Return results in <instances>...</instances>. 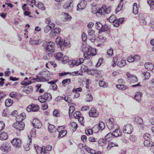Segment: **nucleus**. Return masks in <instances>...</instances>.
Wrapping results in <instances>:
<instances>
[{
    "label": "nucleus",
    "mask_w": 154,
    "mask_h": 154,
    "mask_svg": "<svg viewBox=\"0 0 154 154\" xmlns=\"http://www.w3.org/2000/svg\"><path fill=\"white\" fill-rule=\"evenodd\" d=\"M12 145L15 147L19 148L21 146V140L18 138H16L11 141Z\"/></svg>",
    "instance_id": "7ed1b4c3"
},
{
    "label": "nucleus",
    "mask_w": 154,
    "mask_h": 154,
    "mask_svg": "<svg viewBox=\"0 0 154 154\" xmlns=\"http://www.w3.org/2000/svg\"><path fill=\"white\" fill-rule=\"evenodd\" d=\"M63 54L61 52L57 53L55 54L54 57L57 60H60L63 58Z\"/></svg>",
    "instance_id": "c756f323"
},
{
    "label": "nucleus",
    "mask_w": 154,
    "mask_h": 154,
    "mask_svg": "<svg viewBox=\"0 0 154 154\" xmlns=\"http://www.w3.org/2000/svg\"><path fill=\"white\" fill-rule=\"evenodd\" d=\"M150 137V135L148 133H146L143 135V137L145 140H149Z\"/></svg>",
    "instance_id": "0e129e2a"
},
{
    "label": "nucleus",
    "mask_w": 154,
    "mask_h": 154,
    "mask_svg": "<svg viewBox=\"0 0 154 154\" xmlns=\"http://www.w3.org/2000/svg\"><path fill=\"white\" fill-rule=\"evenodd\" d=\"M154 143L152 141L150 142L149 140H145L144 142V144L145 146L150 147L151 148Z\"/></svg>",
    "instance_id": "473e14b6"
},
{
    "label": "nucleus",
    "mask_w": 154,
    "mask_h": 154,
    "mask_svg": "<svg viewBox=\"0 0 154 154\" xmlns=\"http://www.w3.org/2000/svg\"><path fill=\"white\" fill-rule=\"evenodd\" d=\"M33 126L37 128H40L42 126V124L40 121L37 118L34 119L32 121Z\"/></svg>",
    "instance_id": "ddd939ff"
},
{
    "label": "nucleus",
    "mask_w": 154,
    "mask_h": 154,
    "mask_svg": "<svg viewBox=\"0 0 154 154\" xmlns=\"http://www.w3.org/2000/svg\"><path fill=\"white\" fill-rule=\"evenodd\" d=\"M115 129L112 132L113 136L116 137L121 136L122 134V131L119 129V128Z\"/></svg>",
    "instance_id": "f3484780"
},
{
    "label": "nucleus",
    "mask_w": 154,
    "mask_h": 154,
    "mask_svg": "<svg viewBox=\"0 0 154 154\" xmlns=\"http://www.w3.org/2000/svg\"><path fill=\"white\" fill-rule=\"evenodd\" d=\"M30 137H29L28 136V139L29 141V145H30V143H31L32 142V139L31 138V137H34L36 136V133H35V128H33L31 130V131L30 132Z\"/></svg>",
    "instance_id": "4be33fe9"
},
{
    "label": "nucleus",
    "mask_w": 154,
    "mask_h": 154,
    "mask_svg": "<svg viewBox=\"0 0 154 154\" xmlns=\"http://www.w3.org/2000/svg\"><path fill=\"white\" fill-rule=\"evenodd\" d=\"M71 82L70 79H67L63 80L62 82L63 85L65 86V85L69 84Z\"/></svg>",
    "instance_id": "603ef678"
},
{
    "label": "nucleus",
    "mask_w": 154,
    "mask_h": 154,
    "mask_svg": "<svg viewBox=\"0 0 154 154\" xmlns=\"http://www.w3.org/2000/svg\"><path fill=\"white\" fill-rule=\"evenodd\" d=\"M142 96V93L140 92H137L136 93L134 97L136 101L139 102L141 100Z\"/></svg>",
    "instance_id": "a878e982"
},
{
    "label": "nucleus",
    "mask_w": 154,
    "mask_h": 154,
    "mask_svg": "<svg viewBox=\"0 0 154 154\" xmlns=\"http://www.w3.org/2000/svg\"><path fill=\"white\" fill-rule=\"evenodd\" d=\"M0 149L4 152H8L11 150V146L9 143L5 142L1 145Z\"/></svg>",
    "instance_id": "1a4fd4ad"
},
{
    "label": "nucleus",
    "mask_w": 154,
    "mask_h": 154,
    "mask_svg": "<svg viewBox=\"0 0 154 154\" xmlns=\"http://www.w3.org/2000/svg\"><path fill=\"white\" fill-rule=\"evenodd\" d=\"M45 48L47 52H50L48 54L49 56H51V53H52L55 51V44L52 42H50L48 43L45 45Z\"/></svg>",
    "instance_id": "f257e3e1"
},
{
    "label": "nucleus",
    "mask_w": 154,
    "mask_h": 154,
    "mask_svg": "<svg viewBox=\"0 0 154 154\" xmlns=\"http://www.w3.org/2000/svg\"><path fill=\"white\" fill-rule=\"evenodd\" d=\"M123 0H120V2L117 8L115 10L116 12H118L121 10L122 8L123 5V2H122Z\"/></svg>",
    "instance_id": "7c9ffc66"
},
{
    "label": "nucleus",
    "mask_w": 154,
    "mask_h": 154,
    "mask_svg": "<svg viewBox=\"0 0 154 154\" xmlns=\"http://www.w3.org/2000/svg\"><path fill=\"white\" fill-rule=\"evenodd\" d=\"M66 47V48H70V45L69 41L67 40H64L63 42V47Z\"/></svg>",
    "instance_id": "49530a36"
},
{
    "label": "nucleus",
    "mask_w": 154,
    "mask_h": 154,
    "mask_svg": "<svg viewBox=\"0 0 154 154\" xmlns=\"http://www.w3.org/2000/svg\"><path fill=\"white\" fill-rule=\"evenodd\" d=\"M38 99L39 101L42 103H43L46 102V100L43 96L41 95L38 97Z\"/></svg>",
    "instance_id": "6e6d98bb"
},
{
    "label": "nucleus",
    "mask_w": 154,
    "mask_h": 154,
    "mask_svg": "<svg viewBox=\"0 0 154 154\" xmlns=\"http://www.w3.org/2000/svg\"><path fill=\"white\" fill-rule=\"evenodd\" d=\"M62 20L63 21H69L72 18L69 15L68 13L65 12L61 14Z\"/></svg>",
    "instance_id": "2eb2a0df"
},
{
    "label": "nucleus",
    "mask_w": 154,
    "mask_h": 154,
    "mask_svg": "<svg viewBox=\"0 0 154 154\" xmlns=\"http://www.w3.org/2000/svg\"><path fill=\"white\" fill-rule=\"evenodd\" d=\"M124 20V19L123 18H121L118 19L116 18L113 23L114 26L116 27L119 26V25L123 23Z\"/></svg>",
    "instance_id": "a211bd4d"
},
{
    "label": "nucleus",
    "mask_w": 154,
    "mask_h": 154,
    "mask_svg": "<svg viewBox=\"0 0 154 154\" xmlns=\"http://www.w3.org/2000/svg\"><path fill=\"white\" fill-rule=\"evenodd\" d=\"M126 64L125 60L122 59H120L118 62L117 65L119 67H122Z\"/></svg>",
    "instance_id": "5701e85b"
},
{
    "label": "nucleus",
    "mask_w": 154,
    "mask_h": 154,
    "mask_svg": "<svg viewBox=\"0 0 154 154\" xmlns=\"http://www.w3.org/2000/svg\"><path fill=\"white\" fill-rule=\"evenodd\" d=\"M88 69V68L86 66L83 64L81 66V69L82 72H87Z\"/></svg>",
    "instance_id": "8fccbe9b"
},
{
    "label": "nucleus",
    "mask_w": 154,
    "mask_h": 154,
    "mask_svg": "<svg viewBox=\"0 0 154 154\" xmlns=\"http://www.w3.org/2000/svg\"><path fill=\"white\" fill-rule=\"evenodd\" d=\"M87 49L89 50L91 55L93 56L95 55L96 54V49L95 48H92L91 47H89L87 48Z\"/></svg>",
    "instance_id": "c9c22d12"
},
{
    "label": "nucleus",
    "mask_w": 154,
    "mask_h": 154,
    "mask_svg": "<svg viewBox=\"0 0 154 154\" xmlns=\"http://www.w3.org/2000/svg\"><path fill=\"white\" fill-rule=\"evenodd\" d=\"M133 13L134 14H136L138 13V8L136 3H134L133 5Z\"/></svg>",
    "instance_id": "58836bf2"
},
{
    "label": "nucleus",
    "mask_w": 154,
    "mask_h": 154,
    "mask_svg": "<svg viewBox=\"0 0 154 154\" xmlns=\"http://www.w3.org/2000/svg\"><path fill=\"white\" fill-rule=\"evenodd\" d=\"M98 143L100 146H104L106 144V141L105 139H101L98 140Z\"/></svg>",
    "instance_id": "37998d69"
},
{
    "label": "nucleus",
    "mask_w": 154,
    "mask_h": 154,
    "mask_svg": "<svg viewBox=\"0 0 154 154\" xmlns=\"http://www.w3.org/2000/svg\"><path fill=\"white\" fill-rule=\"evenodd\" d=\"M73 2V0H68L62 6L63 8L65 9H68L70 7Z\"/></svg>",
    "instance_id": "412c9836"
},
{
    "label": "nucleus",
    "mask_w": 154,
    "mask_h": 154,
    "mask_svg": "<svg viewBox=\"0 0 154 154\" xmlns=\"http://www.w3.org/2000/svg\"><path fill=\"white\" fill-rule=\"evenodd\" d=\"M99 130H102L105 127V124L103 122H100L98 125Z\"/></svg>",
    "instance_id": "de8ad7c7"
},
{
    "label": "nucleus",
    "mask_w": 154,
    "mask_h": 154,
    "mask_svg": "<svg viewBox=\"0 0 154 154\" xmlns=\"http://www.w3.org/2000/svg\"><path fill=\"white\" fill-rule=\"evenodd\" d=\"M133 127L131 125L128 124L125 125L123 128L124 133L127 134H131L133 131Z\"/></svg>",
    "instance_id": "423d86ee"
},
{
    "label": "nucleus",
    "mask_w": 154,
    "mask_h": 154,
    "mask_svg": "<svg viewBox=\"0 0 154 154\" xmlns=\"http://www.w3.org/2000/svg\"><path fill=\"white\" fill-rule=\"evenodd\" d=\"M135 121L137 123L140 125V127L142 129L144 128V125L143 124V120L142 118L138 117H136L135 118Z\"/></svg>",
    "instance_id": "aec40b11"
},
{
    "label": "nucleus",
    "mask_w": 154,
    "mask_h": 154,
    "mask_svg": "<svg viewBox=\"0 0 154 154\" xmlns=\"http://www.w3.org/2000/svg\"><path fill=\"white\" fill-rule=\"evenodd\" d=\"M32 79L35 80V81L38 82H44L47 81L45 78L42 76L39 77L38 75L36 76V78H32Z\"/></svg>",
    "instance_id": "393cba45"
},
{
    "label": "nucleus",
    "mask_w": 154,
    "mask_h": 154,
    "mask_svg": "<svg viewBox=\"0 0 154 154\" xmlns=\"http://www.w3.org/2000/svg\"><path fill=\"white\" fill-rule=\"evenodd\" d=\"M89 50L87 49L86 48V50L84 52V57L86 59H89L91 56V54Z\"/></svg>",
    "instance_id": "b1692460"
},
{
    "label": "nucleus",
    "mask_w": 154,
    "mask_h": 154,
    "mask_svg": "<svg viewBox=\"0 0 154 154\" xmlns=\"http://www.w3.org/2000/svg\"><path fill=\"white\" fill-rule=\"evenodd\" d=\"M50 25H47L46 26L44 29V31L46 33H48L51 29Z\"/></svg>",
    "instance_id": "bf43d9fd"
},
{
    "label": "nucleus",
    "mask_w": 154,
    "mask_h": 154,
    "mask_svg": "<svg viewBox=\"0 0 154 154\" xmlns=\"http://www.w3.org/2000/svg\"><path fill=\"white\" fill-rule=\"evenodd\" d=\"M93 100V97L91 94H87L86 95V100L87 102H90Z\"/></svg>",
    "instance_id": "79ce46f5"
},
{
    "label": "nucleus",
    "mask_w": 154,
    "mask_h": 154,
    "mask_svg": "<svg viewBox=\"0 0 154 154\" xmlns=\"http://www.w3.org/2000/svg\"><path fill=\"white\" fill-rule=\"evenodd\" d=\"M13 127L19 131L23 130L24 128L25 124L23 122L20 121L14 123L13 125Z\"/></svg>",
    "instance_id": "20e7f679"
},
{
    "label": "nucleus",
    "mask_w": 154,
    "mask_h": 154,
    "mask_svg": "<svg viewBox=\"0 0 154 154\" xmlns=\"http://www.w3.org/2000/svg\"><path fill=\"white\" fill-rule=\"evenodd\" d=\"M27 2L29 5H31V6L32 8L33 7V5L35 4V0H27Z\"/></svg>",
    "instance_id": "4d7b16f0"
},
{
    "label": "nucleus",
    "mask_w": 154,
    "mask_h": 154,
    "mask_svg": "<svg viewBox=\"0 0 154 154\" xmlns=\"http://www.w3.org/2000/svg\"><path fill=\"white\" fill-rule=\"evenodd\" d=\"M113 136L112 133H109L105 136V139L107 141H110L112 140Z\"/></svg>",
    "instance_id": "e433bc0d"
},
{
    "label": "nucleus",
    "mask_w": 154,
    "mask_h": 154,
    "mask_svg": "<svg viewBox=\"0 0 154 154\" xmlns=\"http://www.w3.org/2000/svg\"><path fill=\"white\" fill-rule=\"evenodd\" d=\"M84 149L88 152L91 154L95 153V151L86 146H84Z\"/></svg>",
    "instance_id": "a19ab883"
},
{
    "label": "nucleus",
    "mask_w": 154,
    "mask_h": 154,
    "mask_svg": "<svg viewBox=\"0 0 154 154\" xmlns=\"http://www.w3.org/2000/svg\"><path fill=\"white\" fill-rule=\"evenodd\" d=\"M8 135L5 132H3L0 134V139L2 140H7L8 138Z\"/></svg>",
    "instance_id": "cd10ccee"
},
{
    "label": "nucleus",
    "mask_w": 154,
    "mask_h": 154,
    "mask_svg": "<svg viewBox=\"0 0 154 154\" xmlns=\"http://www.w3.org/2000/svg\"><path fill=\"white\" fill-rule=\"evenodd\" d=\"M48 130L50 133L55 132L57 130V129L54 125L49 124L48 126Z\"/></svg>",
    "instance_id": "bb28decb"
},
{
    "label": "nucleus",
    "mask_w": 154,
    "mask_h": 154,
    "mask_svg": "<svg viewBox=\"0 0 154 154\" xmlns=\"http://www.w3.org/2000/svg\"><path fill=\"white\" fill-rule=\"evenodd\" d=\"M59 134L58 136L59 138H61L65 136L67 133V131L65 130H62L60 131H59Z\"/></svg>",
    "instance_id": "ea45409f"
},
{
    "label": "nucleus",
    "mask_w": 154,
    "mask_h": 154,
    "mask_svg": "<svg viewBox=\"0 0 154 154\" xmlns=\"http://www.w3.org/2000/svg\"><path fill=\"white\" fill-rule=\"evenodd\" d=\"M61 29L59 27H56L54 29V32L55 35L59 34L61 31Z\"/></svg>",
    "instance_id": "e2e57ef3"
},
{
    "label": "nucleus",
    "mask_w": 154,
    "mask_h": 154,
    "mask_svg": "<svg viewBox=\"0 0 154 154\" xmlns=\"http://www.w3.org/2000/svg\"><path fill=\"white\" fill-rule=\"evenodd\" d=\"M110 9L109 7L106 8V5H103L98 11V13L101 15H104L105 14H109L110 12Z\"/></svg>",
    "instance_id": "9d476101"
},
{
    "label": "nucleus",
    "mask_w": 154,
    "mask_h": 154,
    "mask_svg": "<svg viewBox=\"0 0 154 154\" xmlns=\"http://www.w3.org/2000/svg\"><path fill=\"white\" fill-rule=\"evenodd\" d=\"M43 97L48 101H50L52 99V96L50 93H45L44 94Z\"/></svg>",
    "instance_id": "f704fd0d"
},
{
    "label": "nucleus",
    "mask_w": 154,
    "mask_h": 154,
    "mask_svg": "<svg viewBox=\"0 0 154 154\" xmlns=\"http://www.w3.org/2000/svg\"><path fill=\"white\" fill-rule=\"evenodd\" d=\"M116 86L119 90H124L128 88V86L124 84L116 85Z\"/></svg>",
    "instance_id": "c85d7f7f"
},
{
    "label": "nucleus",
    "mask_w": 154,
    "mask_h": 154,
    "mask_svg": "<svg viewBox=\"0 0 154 154\" xmlns=\"http://www.w3.org/2000/svg\"><path fill=\"white\" fill-rule=\"evenodd\" d=\"M63 42L64 40L60 36H57L56 39V43L60 45V46L61 48L63 47Z\"/></svg>",
    "instance_id": "6ab92c4d"
},
{
    "label": "nucleus",
    "mask_w": 154,
    "mask_h": 154,
    "mask_svg": "<svg viewBox=\"0 0 154 154\" xmlns=\"http://www.w3.org/2000/svg\"><path fill=\"white\" fill-rule=\"evenodd\" d=\"M88 114L90 117H97L99 115L98 112L94 108H92L89 111Z\"/></svg>",
    "instance_id": "4468645a"
},
{
    "label": "nucleus",
    "mask_w": 154,
    "mask_h": 154,
    "mask_svg": "<svg viewBox=\"0 0 154 154\" xmlns=\"http://www.w3.org/2000/svg\"><path fill=\"white\" fill-rule=\"evenodd\" d=\"M87 2L84 0H82L79 2L77 5V10L78 11H80L84 9L86 7Z\"/></svg>",
    "instance_id": "9b49d317"
},
{
    "label": "nucleus",
    "mask_w": 154,
    "mask_h": 154,
    "mask_svg": "<svg viewBox=\"0 0 154 154\" xmlns=\"http://www.w3.org/2000/svg\"><path fill=\"white\" fill-rule=\"evenodd\" d=\"M95 26L97 29L100 30L101 32H104L108 29V27L106 25H103L100 22H97Z\"/></svg>",
    "instance_id": "39448f33"
},
{
    "label": "nucleus",
    "mask_w": 154,
    "mask_h": 154,
    "mask_svg": "<svg viewBox=\"0 0 154 154\" xmlns=\"http://www.w3.org/2000/svg\"><path fill=\"white\" fill-rule=\"evenodd\" d=\"M144 66L145 68L149 71H151L154 72V66L152 63H145Z\"/></svg>",
    "instance_id": "dca6fc26"
},
{
    "label": "nucleus",
    "mask_w": 154,
    "mask_h": 154,
    "mask_svg": "<svg viewBox=\"0 0 154 154\" xmlns=\"http://www.w3.org/2000/svg\"><path fill=\"white\" fill-rule=\"evenodd\" d=\"M97 71L96 70L92 69L91 70H89L88 69L87 71L88 74L89 75H94V74Z\"/></svg>",
    "instance_id": "052dcab7"
},
{
    "label": "nucleus",
    "mask_w": 154,
    "mask_h": 154,
    "mask_svg": "<svg viewBox=\"0 0 154 154\" xmlns=\"http://www.w3.org/2000/svg\"><path fill=\"white\" fill-rule=\"evenodd\" d=\"M116 19V16L115 15H112L109 17L107 19L108 21L111 23H113Z\"/></svg>",
    "instance_id": "c03bdc74"
},
{
    "label": "nucleus",
    "mask_w": 154,
    "mask_h": 154,
    "mask_svg": "<svg viewBox=\"0 0 154 154\" xmlns=\"http://www.w3.org/2000/svg\"><path fill=\"white\" fill-rule=\"evenodd\" d=\"M33 88L31 86H29L26 90H24V92L27 94H28L32 92Z\"/></svg>",
    "instance_id": "3c124183"
},
{
    "label": "nucleus",
    "mask_w": 154,
    "mask_h": 154,
    "mask_svg": "<svg viewBox=\"0 0 154 154\" xmlns=\"http://www.w3.org/2000/svg\"><path fill=\"white\" fill-rule=\"evenodd\" d=\"M76 60H70L69 62V63L70 67H73L75 66Z\"/></svg>",
    "instance_id": "69168bd1"
},
{
    "label": "nucleus",
    "mask_w": 154,
    "mask_h": 154,
    "mask_svg": "<svg viewBox=\"0 0 154 154\" xmlns=\"http://www.w3.org/2000/svg\"><path fill=\"white\" fill-rule=\"evenodd\" d=\"M39 107L38 105L31 104L29 106L26 108V110L28 112H36L38 110Z\"/></svg>",
    "instance_id": "f8f14e48"
},
{
    "label": "nucleus",
    "mask_w": 154,
    "mask_h": 154,
    "mask_svg": "<svg viewBox=\"0 0 154 154\" xmlns=\"http://www.w3.org/2000/svg\"><path fill=\"white\" fill-rule=\"evenodd\" d=\"M142 74L144 77V79L147 80L149 79L150 76V73L148 72H143Z\"/></svg>",
    "instance_id": "4c0bfd02"
},
{
    "label": "nucleus",
    "mask_w": 154,
    "mask_h": 154,
    "mask_svg": "<svg viewBox=\"0 0 154 154\" xmlns=\"http://www.w3.org/2000/svg\"><path fill=\"white\" fill-rule=\"evenodd\" d=\"M37 7L39 9L42 10H44L45 9L44 4L41 2L38 3L37 5Z\"/></svg>",
    "instance_id": "09e8293b"
},
{
    "label": "nucleus",
    "mask_w": 154,
    "mask_h": 154,
    "mask_svg": "<svg viewBox=\"0 0 154 154\" xmlns=\"http://www.w3.org/2000/svg\"><path fill=\"white\" fill-rule=\"evenodd\" d=\"M88 38L92 42H95L96 37L95 35V31L92 29H89L88 30Z\"/></svg>",
    "instance_id": "0eeeda50"
},
{
    "label": "nucleus",
    "mask_w": 154,
    "mask_h": 154,
    "mask_svg": "<svg viewBox=\"0 0 154 154\" xmlns=\"http://www.w3.org/2000/svg\"><path fill=\"white\" fill-rule=\"evenodd\" d=\"M107 125L108 128L110 130L119 128L118 125L114 122V120L112 118L109 119L107 122Z\"/></svg>",
    "instance_id": "f03ea898"
},
{
    "label": "nucleus",
    "mask_w": 154,
    "mask_h": 154,
    "mask_svg": "<svg viewBox=\"0 0 154 154\" xmlns=\"http://www.w3.org/2000/svg\"><path fill=\"white\" fill-rule=\"evenodd\" d=\"M13 102V100L10 99H6L5 102V106L7 107H10L12 104Z\"/></svg>",
    "instance_id": "2f4dec72"
},
{
    "label": "nucleus",
    "mask_w": 154,
    "mask_h": 154,
    "mask_svg": "<svg viewBox=\"0 0 154 154\" xmlns=\"http://www.w3.org/2000/svg\"><path fill=\"white\" fill-rule=\"evenodd\" d=\"M126 75L128 80L130 83H133L137 82V78L136 76L131 74L128 72H127Z\"/></svg>",
    "instance_id": "6e6552de"
},
{
    "label": "nucleus",
    "mask_w": 154,
    "mask_h": 154,
    "mask_svg": "<svg viewBox=\"0 0 154 154\" xmlns=\"http://www.w3.org/2000/svg\"><path fill=\"white\" fill-rule=\"evenodd\" d=\"M84 60L83 58H79L76 60L75 66H78L82 64L84 62Z\"/></svg>",
    "instance_id": "a18cd8bd"
},
{
    "label": "nucleus",
    "mask_w": 154,
    "mask_h": 154,
    "mask_svg": "<svg viewBox=\"0 0 154 154\" xmlns=\"http://www.w3.org/2000/svg\"><path fill=\"white\" fill-rule=\"evenodd\" d=\"M53 115L55 117H57L60 116V111L57 109H55L53 112Z\"/></svg>",
    "instance_id": "864d4df0"
},
{
    "label": "nucleus",
    "mask_w": 154,
    "mask_h": 154,
    "mask_svg": "<svg viewBox=\"0 0 154 154\" xmlns=\"http://www.w3.org/2000/svg\"><path fill=\"white\" fill-rule=\"evenodd\" d=\"M81 116V115L79 111H76L73 114L74 117L76 119H79Z\"/></svg>",
    "instance_id": "5fc2aeb1"
},
{
    "label": "nucleus",
    "mask_w": 154,
    "mask_h": 154,
    "mask_svg": "<svg viewBox=\"0 0 154 154\" xmlns=\"http://www.w3.org/2000/svg\"><path fill=\"white\" fill-rule=\"evenodd\" d=\"M70 75L73 76H76L77 75H81L80 72L79 71H77L74 72L70 73Z\"/></svg>",
    "instance_id": "774afa93"
},
{
    "label": "nucleus",
    "mask_w": 154,
    "mask_h": 154,
    "mask_svg": "<svg viewBox=\"0 0 154 154\" xmlns=\"http://www.w3.org/2000/svg\"><path fill=\"white\" fill-rule=\"evenodd\" d=\"M118 60V57H114L112 60V61L114 63L112 64V66L114 67L116 65V63L117 62Z\"/></svg>",
    "instance_id": "338daca9"
},
{
    "label": "nucleus",
    "mask_w": 154,
    "mask_h": 154,
    "mask_svg": "<svg viewBox=\"0 0 154 154\" xmlns=\"http://www.w3.org/2000/svg\"><path fill=\"white\" fill-rule=\"evenodd\" d=\"M75 110V108L74 106H70L69 109V117L71 115H72V113Z\"/></svg>",
    "instance_id": "13d9d810"
},
{
    "label": "nucleus",
    "mask_w": 154,
    "mask_h": 154,
    "mask_svg": "<svg viewBox=\"0 0 154 154\" xmlns=\"http://www.w3.org/2000/svg\"><path fill=\"white\" fill-rule=\"evenodd\" d=\"M24 115V114L22 113L16 116V119L19 121L18 122L22 121L25 118V116Z\"/></svg>",
    "instance_id": "72a5a7b5"
},
{
    "label": "nucleus",
    "mask_w": 154,
    "mask_h": 154,
    "mask_svg": "<svg viewBox=\"0 0 154 154\" xmlns=\"http://www.w3.org/2000/svg\"><path fill=\"white\" fill-rule=\"evenodd\" d=\"M85 133L87 135H89L93 133V131L92 129H88L85 130Z\"/></svg>",
    "instance_id": "680f3d73"
}]
</instances>
